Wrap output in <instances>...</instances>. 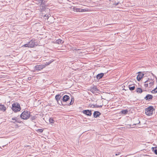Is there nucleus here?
Wrapping results in <instances>:
<instances>
[{
	"label": "nucleus",
	"mask_w": 157,
	"mask_h": 157,
	"mask_svg": "<svg viewBox=\"0 0 157 157\" xmlns=\"http://www.w3.org/2000/svg\"><path fill=\"white\" fill-rule=\"evenodd\" d=\"M144 74L141 73H139V74L137 76V79L138 81H140L141 79L142 78L143 76H144Z\"/></svg>",
	"instance_id": "1a4fd4ad"
},
{
	"label": "nucleus",
	"mask_w": 157,
	"mask_h": 157,
	"mask_svg": "<svg viewBox=\"0 0 157 157\" xmlns=\"http://www.w3.org/2000/svg\"><path fill=\"white\" fill-rule=\"evenodd\" d=\"M128 112V111L127 109H125L122 110L121 111V113L124 115L126 114Z\"/></svg>",
	"instance_id": "a211bd4d"
},
{
	"label": "nucleus",
	"mask_w": 157,
	"mask_h": 157,
	"mask_svg": "<svg viewBox=\"0 0 157 157\" xmlns=\"http://www.w3.org/2000/svg\"><path fill=\"white\" fill-rule=\"evenodd\" d=\"M82 112L84 114H85V115L87 116H91L92 114L91 111V110H84L82 111Z\"/></svg>",
	"instance_id": "423d86ee"
},
{
	"label": "nucleus",
	"mask_w": 157,
	"mask_h": 157,
	"mask_svg": "<svg viewBox=\"0 0 157 157\" xmlns=\"http://www.w3.org/2000/svg\"><path fill=\"white\" fill-rule=\"evenodd\" d=\"M74 11L76 12H82L85 11V10L83 9L80 8H74Z\"/></svg>",
	"instance_id": "9d476101"
},
{
	"label": "nucleus",
	"mask_w": 157,
	"mask_h": 157,
	"mask_svg": "<svg viewBox=\"0 0 157 157\" xmlns=\"http://www.w3.org/2000/svg\"><path fill=\"white\" fill-rule=\"evenodd\" d=\"M12 119L13 121V123H15L16 122H18L17 118V117H13L12 118Z\"/></svg>",
	"instance_id": "f3484780"
},
{
	"label": "nucleus",
	"mask_w": 157,
	"mask_h": 157,
	"mask_svg": "<svg viewBox=\"0 0 157 157\" xmlns=\"http://www.w3.org/2000/svg\"><path fill=\"white\" fill-rule=\"evenodd\" d=\"M104 74L103 73H101L97 75L96 77L98 79L101 78L104 76Z\"/></svg>",
	"instance_id": "9b49d317"
},
{
	"label": "nucleus",
	"mask_w": 157,
	"mask_h": 157,
	"mask_svg": "<svg viewBox=\"0 0 157 157\" xmlns=\"http://www.w3.org/2000/svg\"><path fill=\"white\" fill-rule=\"evenodd\" d=\"M154 110L153 107L150 106L146 109L145 113L147 115L150 116L153 114Z\"/></svg>",
	"instance_id": "20e7f679"
},
{
	"label": "nucleus",
	"mask_w": 157,
	"mask_h": 157,
	"mask_svg": "<svg viewBox=\"0 0 157 157\" xmlns=\"http://www.w3.org/2000/svg\"><path fill=\"white\" fill-rule=\"evenodd\" d=\"M153 96L150 94H147L144 98L146 100H148L150 99H151L152 98Z\"/></svg>",
	"instance_id": "ddd939ff"
},
{
	"label": "nucleus",
	"mask_w": 157,
	"mask_h": 157,
	"mask_svg": "<svg viewBox=\"0 0 157 157\" xmlns=\"http://www.w3.org/2000/svg\"><path fill=\"white\" fill-rule=\"evenodd\" d=\"M136 92L138 93H141L142 92V90L141 89L138 88L136 89Z\"/></svg>",
	"instance_id": "6ab92c4d"
},
{
	"label": "nucleus",
	"mask_w": 157,
	"mask_h": 157,
	"mask_svg": "<svg viewBox=\"0 0 157 157\" xmlns=\"http://www.w3.org/2000/svg\"><path fill=\"white\" fill-rule=\"evenodd\" d=\"M31 78V77H29L28 78L29 79H30Z\"/></svg>",
	"instance_id": "473e14b6"
},
{
	"label": "nucleus",
	"mask_w": 157,
	"mask_h": 157,
	"mask_svg": "<svg viewBox=\"0 0 157 157\" xmlns=\"http://www.w3.org/2000/svg\"><path fill=\"white\" fill-rule=\"evenodd\" d=\"M69 99V97L67 95H65L63 96L62 99V101L63 102H65L68 101Z\"/></svg>",
	"instance_id": "6e6552de"
},
{
	"label": "nucleus",
	"mask_w": 157,
	"mask_h": 157,
	"mask_svg": "<svg viewBox=\"0 0 157 157\" xmlns=\"http://www.w3.org/2000/svg\"><path fill=\"white\" fill-rule=\"evenodd\" d=\"M152 149H153V150L154 149V148L153 147H152Z\"/></svg>",
	"instance_id": "72a5a7b5"
},
{
	"label": "nucleus",
	"mask_w": 157,
	"mask_h": 157,
	"mask_svg": "<svg viewBox=\"0 0 157 157\" xmlns=\"http://www.w3.org/2000/svg\"><path fill=\"white\" fill-rule=\"evenodd\" d=\"M34 40H32L28 44H24L22 46L25 47H28L29 48H33L35 46L37 45L36 43L35 42Z\"/></svg>",
	"instance_id": "7ed1b4c3"
},
{
	"label": "nucleus",
	"mask_w": 157,
	"mask_h": 157,
	"mask_svg": "<svg viewBox=\"0 0 157 157\" xmlns=\"http://www.w3.org/2000/svg\"><path fill=\"white\" fill-rule=\"evenodd\" d=\"M30 112L25 111L22 113L20 115V117L23 119H27L30 117Z\"/></svg>",
	"instance_id": "f03ea898"
},
{
	"label": "nucleus",
	"mask_w": 157,
	"mask_h": 157,
	"mask_svg": "<svg viewBox=\"0 0 157 157\" xmlns=\"http://www.w3.org/2000/svg\"><path fill=\"white\" fill-rule=\"evenodd\" d=\"M151 93L153 94H155L157 93V89L156 88L151 91Z\"/></svg>",
	"instance_id": "aec40b11"
},
{
	"label": "nucleus",
	"mask_w": 157,
	"mask_h": 157,
	"mask_svg": "<svg viewBox=\"0 0 157 157\" xmlns=\"http://www.w3.org/2000/svg\"><path fill=\"white\" fill-rule=\"evenodd\" d=\"M52 62V61H49L48 62H46L44 65H45V66L49 65Z\"/></svg>",
	"instance_id": "412c9836"
},
{
	"label": "nucleus",
	"mask_w": 157,
	"mask_h": 157,
	"mask_svg": "<svg viewBox=\"0 0 157 157\" xmlns=\"http://www.w3.org/2000/svg\"><path fill=\"white\" fill-rule=\"evenodd\" d=\"M61 98V96L59 94L57 95L55 97L56 99V100L57 102L60 100Z\"/></svg>",
	"instance_id": "dca6fc26"
},
{
	"label": "nucleus",
	"mask_w": 157,
	"mask_h": 157,
	"mask_svg": "<svg viewBox=\"0 0 157 157\" xmlns=\"http://www.w3.org/2000/svg\"><path fill=\"white\" fill-rule=\"evenodd\" d=\"M49 121L50 123H51L53 124L54 123V121L52 118H50V119H49Z\"/></svg>",
	"instance_id": "5701e85b"
},
{
	"label": "nucleus",
	"mask_w": 157,
	"mask_h": 157,
	"mask_svg": "<svg viewBox=\"0 0 157 157\" xmlns=\"http://www.w3.org/2000/svg\"><path fill=\"white\" fill-rule=\"evenodd\" d=\"M72 99H73V101L74 100V99L73 98H72L71 100V102L70 103V105H72L73 103V102H74V101H72Z\"/></svg>",
	"instance_id": "c85d7f7f"
},
{
	"label": "nucleus",
	"mask_w": 157,
	"mask_h": 157,
	"mask_svg": "<svg viewBox=\"0 0 157 157\" xmlns=\"http://www.w3.org/2000/svg\"><path fill=\"white\" fill-rule=\"evenodd\" d=\"M144 86L145 87H149V85L148 83H145V84Z\"/></svg>",
	"instance_id": "393cba45"
},
{
	"label": "nucleus",
	"mask_w": 157,
	"mask_h": 157,
	"mask_svg": "<svg viewBox=\"0 0 157 157\" xmlns=\"http://www.w3.org/2000/svg\"><path fill=\"white\" fill-rule=\"evenodd\" d=\"M56 43H57L59 44H63V41L61 39H59L57 40L56 41Z\"/></svg>",
	"instance_id": "2eb2a0df"
},
{
	"label": "nucleus",
	"mask_w": 157,
	"mask_h": 157,
	"mask_svg": "<svg viewBox=\"0 0 157 157\" xmlns=\"http://www.w3.org/2000/svg\"><path fill=\"white\" fill-rule=\"evenodd\" d=\"M45 67V65L44 64L37 65L35 66V70L40 71L44 68Z\"/></svg>",
	"instance_id": "39448f33"
},
{
	"label": "nucleus",
	"mask_w": 157,
	"mask_h": 157,
	"mask_svg": "<svg viewBox=\"0 0 157 157\" xmlns=\"http://www.w3.org/2000/svg\"><path fill=\"white\" fill-rule=\"evenodd\" d=\"M37 1L39 2V3L41 5H42L43 0H37Z\"/></svg>",
	"instance_id": "a878e982"
},
{
	"label": "nucleus",
	"mask_w": 157,
	"mask_h": 157,
	"mask_svg": "<svg viewBox=\"0 0 157 157\" xmlns=\"http://www.w3.org/2000/svg\"><path fill=\"white\" fill-rule=\"evenodd\" d=\"M36 131L38 132L41 133L43 132V130L42 129H37Z\"/></svg>",
	"instance_id": "b1692460"
},
{
	"label": "nucleus",
	"mask_w": 157,
	"mask_h": 157,
	"mask_svg": "<svg viewBox=\"0 0 157 157\" xmlns=\"http://www.w3.org/2000/svg\"><path fill=\"white\" fill-rule=\"evenodd\" d=\"M100 115V113L98 111H95L94 113V117H97Z\"/></svg>",
	"instance_id": "f8f14e48"
},
{
	"label": "nucleus",
	"mask_w": 157,
	"mask_h": 157,
	"mask_svg": "<svg viewBox=\"0 0 157 157\" xmlns=\"http://www.w3.org/2000/svg\"><path fill=\"white\" fill-rule=\"evenodd\" d=\"M49 16H48V15H44V18L45 19H48L49 17Z\"/></svg>",
	"instance_id": "cd10ccee"
},
{
	"label": "nucleus",
	"mask_w": 157,
	"mask_h": 157,
	"mask_svg": "<svg viewBox=\"0 0 157 157\" xmlns=\"http://www.w3.org/2000/svg\"><path fill=\"white\" fill-rule=\"evenodd\" d=\"M135 88V86H132L130 87V86H129V89L131 90H134Z\"/></svg>",
	"instance_id": "4be33fe9"
},
{
	"label": "nucleus",
	"mask_w": 157,
	"mask_h": 157,
	"mask_svg": "<svg viewBox=\"0 0 157 157\" xmlns=\"http://www.w3.org/2000/svg\"><path fill=\"white\" fill-rule=\"evenodd\" d=\"M12 109L15 112L19 111L21 109L20 104L17 103H14L12 105Z\"/></svg>",
	"instance_id": "f257e3e1"
},
{
	"label": "nucleus",
	"mask_w": 157,
	"mask_h": 157,
	"mask_svg": "<svg viewBox=\"0 0 157 157\" xmlns=\"http://www.w3.org/2000/svg\"><path fill=\"white\" fill-rule=\"evenodd\" d=\"M36 119V117L35 116H33L31 117V120L32 121L35 120Z\"/></svg>",
	"instance_id": "bb28decb"
},
{
	"label": "nucleus",
	"mask_w": 157,
	"mask_h": 157,
	"mask_svg": "<svg viewBox=\"0 0 157 157\" xmlns=\"http://www.w3.org/2000/svg\"><path fill=\"white\" fill-rule=\"evenodd\" d=\"M154 152L157 155V149H155L154 150Z\"/></svg>",
	"instance_id": "c756f323"
},
{
	"label": "nucleus",
	"mask_w": 157,
	"mask_h": 157,
	"mask_svg": "<svg viewBox=\"0 0 157 157\" xmlns=\"http://www.w3.org/2000/svg\"><path fill=\"white\" fill-rule=\"evenodd\" d=\"M154 82L153 80L151 81L150 80H147L145 82V83H148L149 85V88L152 87L154 84Z\"/></svg>",
	"instance_id": "0eeeda50"
},
{
	"label": "nucleus",
	"mask_w": 157,
	"mask_h": 157,
	"mask_svg": "<svg viewBox=\"0 0 157 157\" xmlns=\"http://www.w3.org/2000/svg\"><path fill=\"white\" fill-rule=\"evenodd\" d=\"M140 123V121H138V123H137H137Z\"/></svg>",
	"instance_id": "2f4dec72"
},
{
	"label": "nucleus",
	"mask_w": 157,
	"mask_h": 157,
	"mask_svg": "<svg viewBox=\"0 0 157 157\" xmlns=\"http://www.w3.org/2000/svg\"><path fill=\"white\" fill-rule=\"evenodd\" d=\"M6 110V107L3 105H0V110L5 111Z\"/></svg>",
	"instance_id": "4468645a"
},
{
	"label": "nucleus",
	"mask_w": 157,
	"mask_h": 157,
	"mask_svg": "<svg viewBox=\"0 0 157 157\" xmlns=\"http://www.w3.org/2000/svg\"><path fill=\"white\" fill-rule=\"evenodd\" d=\"M115 155H119V153H116V154Z\"/></svg>",
	"instance_id": "7c9ffc66"
}]
</instances>
